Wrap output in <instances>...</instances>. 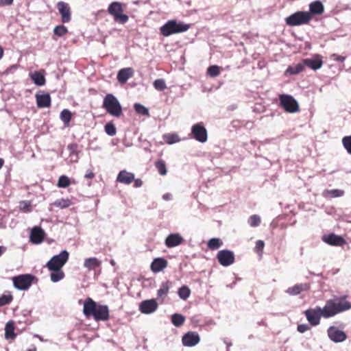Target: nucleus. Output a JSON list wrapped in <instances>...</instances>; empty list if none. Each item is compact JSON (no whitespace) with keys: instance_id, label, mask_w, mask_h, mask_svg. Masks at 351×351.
Wrapping results in <instances>:
<instances>
[{"instance_id":"obj_1","label":"nucleus","mask_w":351,"mask_h":351,"mask_svg":"<svg viewBox=\"0 0 351 351\" xmlns=\"http://www.w3.org/2000/svg\"><path fill=\"white\" fill-rule=\"evenodd\" d=\"M346 295L335 297L326 301L323 308L317 306L304 311L306 319L311 326L319 324L321 317L329 318L341 312L350 310L351 303L346 300Z\"/></svg>"},{"instance_id":"obj_2","label":"nucleus","mask_w":351,"mask_h":351,"mask_svg":"<svg viewBox=\"0 0 351 351\" xmlns=\"http://www.w3.org/2000/svg\"><path fill=\"white\" fill-rule=\"evenodd\" d=\"M83 313L86 318L93 317L96 322H106L110 317L108 306L98 304L90 298L84 302Z\"/></svg>"},{"instance_id":"obj_3","label":"nucleus","mask_w":351,"mask_h":351,"mask_svg":"<svg viewBox=\"0 0 351 351\" xmlns=\"http://www.w3.org/2000/svg\"><path fill=\"white\" fill-rule=\"evenodd\" d=\"M102 107L114 117H120L123 114L119 101L112 94L109 93L104 97Z\"/></svg>"},{"instance_id":"obj_4","label":"nucleus","mask_w":351,"mask_h":351,"mask_svg":"<svg viewBox=\"0 0 351 351\" xmlns=\"http://www.w3.org/2000/svg\"><path fill=\"white\" fill-rule=\"evenodd\" d=\"M190 25L184 23H178L176 20H169L160 28V34L164 36L179 34L187 31Z\"/></svg>"},{"instance_id":"obj_5","label":"nucleus","mask_w":351,"mask_h":351,"mask_svg":"<svg viewBox=\"0 0 351 351\" xmlns=\"http://www.w3.org/2000/svg\"><path fill=\"white\" fill-rule=\"evenodd\" d=\"M108 12L113 17L114 21L119 24H125L129 20L128 16L123 14V4L121 2H112L108 8Z\"/></svg>"},{"instance_id":"obj_6","label":"nucleus","mask_w":351,"mask_h":351,"mask_svg":"<svg viewBox=\"0 0 351 351\" xmlns=\"http://www.w3.org/2000/svg\"><path fill=\"white\" fill-rule=\"evenodd\" d=\"M313 16L308 12L298 11L285 19L289 26H298L308 24Z\"/></svg>"},{"instance_id":"obj_7","label":"nucleus","mask_w":351,"mask_h":351,"mask_svg":"<svg viewBox=\"0 0 351 351\" xmlns=\"http://www.w3.org/2000/svg\"><path fill=\"white\" fill-rule=\"evenodd\" d=\"M280 106L289 113L297 112L300 110L298 101L289 95L282 94L279 96Z\"/></svg>"},{"instance_id":"obj_8","label":"nucleus","mask_w":351,"mask_h":351,"mask_svg":"<svg viewBox=\"0 0 351 351\" xmlns=\"http://www.w3.org/2000/svg\"><path fill=\"white\" fill-rule=\"evenodd\" d=\"M69 254L66 250L53 256L47 263L49 270H60L69 259Z\"/></svg>"},{"instance_id":"obj_9","label":"nucleus","mask_w":351,"mask_h":351,"mask_svg":"<svg viewBox=\"0 0 351 351\" xmlns=\"http://www.w3.org/2000/svg\"><path fill=\"white\" fill-rule=\"evenodd\" d=\"M35 277L32 274H21L12 278L15 288L19 290H26L32 284Z\"/></svg>"},{"instance_id":"obj_10","label":"nucleus","mask_w":351,"mask_h":351,"mask_svg":"<svg viewBox=\"0 0 351 351\" xmlns=\"http://www.w3.org/2000/svg\"><path fill=\"white\" fill-rule=\"evenodd\" d=\"M193 137L200 143H205L208 139V133L202 123H196L191 128Z\"/></svg>"},{"instance_id":"obj_11","label":"nucleus","mask_w":351,"mask_h":351,"mask_svg":"<svg viewBox=\"0 0 351 351\" xmlns=\"http://www.w3.org/2000/svg\"><path fill=\"white\" fill-rule=\"evenodd\" d=\"M217 258L220 265L228 267L234 263L235 258L234 253L228 250H222L218 252Z\"/></svg>"},{"instance_id":"obj_12","label":"nucleus","mask_w":351,"mask_h":351,"mask_svg":"<svg viewBox=\"0 0 351 351\" xmlns=\"http://www.w3.org/2000/svg\"><path fill=\"white\" fill-rule=\"evenodd\" d=\"M322 241L326 243L333 246H343L346 244V241L343 237L334 233L324 234L322 237Z\"/></svg>"},{"instance_id":"obj_13","label":"nucleus","mask_w":351,"mask_h":351,"mask_svg":"<svg viewBox=\"0 0 351 351\" xmlns=\"http://www.w3.org/2000/svg\"><path fill=\"white\" fill-rule=\"evenodd\" d=\"M200 341L199 335L197 332L189 331L184 334L182 338V344L184 346L193 347Z\"/></svg>"},{"instance_id":"obj_14","label":"nucleus","mask_w":351,"mask_h":351,"mask_svg":"<svg viewBox=\"0 0 351 351\" xmlns=\"http://www.w3.org/2000/svg\"><path fill=\"white\" fill-rule=\"evenodd\" d=\"M158 303L154 299L147 300L141 302L139 305V310L142 313L150 314L158 308Z\"/></svg>"},{"instance_id":"obj_15","label":"nucleus","mask_w":351,"mask_h":351,"mask_svg":"<svg viewBox=\"0 0 351 351\" xmlns=\"http://www.w3.org/2000/svg\"><path fill=\"white\" fill-rule=\"evenodd\" d=\"M327 332L329 338L336 343L342 342L347 338V335L343 331L337 329L335 326H330Z\"/></svg>"},{"instance_id":"obj_16","label":"nucleus","mask_w":351,"mask_h":351,"mask_svg":"<svg viewBox=\"0 0 351 351\" xmlns=\"http://www.w3.org/2000/svg\"><path fill=\"white\" fill-rule=\"evenodd\" d=\"M57 8L61 15L62 21L63 23H69L71 19V8L67 3L59 1L57 3Z\"/></svg>"},{"instance_id":"obj_17","label":"nucleus","mask_w":351,"mask_h":351,"mask_svg":"<svg viewBox=\"0 0 351 351\" xmlns=\"http://www.w3.org/2000/svg\"><path fill=\"white\" fill-rule=\"evenodd\" d=\"M36 105L39 108H49L51 104V99L49 93H37L35 95Z\"/></svg>"},{"instance_id":"obj_18","label":"nucleus","mask_w":351,"mask_h":351,"mask_svg":"<svg viewBox=\"0 0 351 351\" xmlns=\"http://www.w3.org/2000/svg\"><path fill=\"white\" fill-rule=\"evenodd\" d=\"M45 234V232L40 227L35 226L31 231L30 241L35 244H39L43 241Z\"/></svg>"},{"instance_id":"obj_19","label":"nucleus","mask_w":351,"mask_h":351,"mask_svg":"<svg viewBox=\"0 0 351 351\" xmlns=\"http://www.w3.org/2000/svg\"><path fill=\"white\" fill-rule=\"evenodd\" d=\"M303 63L304 66H307L315 71L322 67L323 61L320 56L316 55L313 58L304 59Z\"/></svg>"},{"instance_id":"obj_20","label":"nucleus","mask_w":351,"mask_h":351,"mask_svg":"<svg viewBox=\"0 0 351 351\" xmlns=\"http://www.w3.org/2000/svg\"><path fill=\"white\" fill-rule=\"evenodd\" d=\"M168 265V262L163 258H154L151 263L150 268L154 273H158L165 269Z\"/></svg>"},{"instance_id":"obj_21","label":"nucleus","mask_w":351,"mask_h":351,"mask_svg":"<svg viewBox=\"0 0 351 351\" xmlns=\"http://www.w3.org/2000/svg\"><path fill=\"white\" fill-rule=\"evenodd\" d=\"M134 75V70L132 68L128 67L119 70L117 74V80L121 84H124L127 82L128 79L132 77Z\"/></svg>"},{"instance_id":"obj_22","label":"nucleus","mask_w":351,"mask_h":351,"mask_svg":"<svg viewBox=\"0 0 351 351\" xmlns=\"http://www.w3.org/2000/svg\"><path fill=\"white\" fill-rule=\"evenodd\" d=\"M133 180H134V174L126 170L121 171L117 177V182L125 184H130Z\"/></svg>"},{"instance_id":"obj_23","label":"nucleus","mask_w":351,"mask_h":351,"mask_svg":"<svg viewBox=\"0 0 351 351\" xmlns=\"http://www.w3.org/2000/svg\"><path fill=\"white\" fill-rule=\"evenodd\" d=\"M183 238L179 234H171L165 239V245L168 247H174L180 245Z\"/></svg>"},{"instance_id":"obj_24","label":"nucleus","mask_w":351,"mask_h":351,"mask_svg":"<svg viewBox=\"0 0 351 351\" xmlns=\"http://www.w3.org/2000/svg\"><path fill=\"white\" fill-rule=\"evenodd\" d=\"M101 262L95 257L88 258L84 260V267L89 271L101 266Z\"/></svg>"},{"instance_id":"obj_25","label":"nucleus","mask_w":351,"mask_h":351,"mask_svg":"<svg viewBox=\"0 0 351 351\" xmlns=\"http://www.w3.org/2000/svg\"><path fill=\"white\" fill-rule=\"evenodd\" d=\"M309 10L311 14H322L324 12V5L319 1L312 2L309 5Z\"/></svg>"},{"instance_id":"obj_26","label":"nucleus","mask_w":351,"mask_h":351,"mask_svg":"<svg viewBox=\"0 0 351 351\" xmlns=\"http://www.w3.org/2000/svg\"><path fill=\"white\" fill-rule=\"evenodd\" d=\"M30 78L37 86H43L45 84L46 80L44 75L40 71H34L29 74Z\"/></svg>"},{"instance_id":"obj_27","label":"nucleus","mask_w":351,"mask_h":351,"mask_svg":"<svg viewBox=\"0 0 351 351\" xmlns=\"http://www.w3.org/2000/svg\"><path fill=\"white\" fill-rule=\"evenodd\" d=\"M304 70V63H299L295 65L289 66L285 72V75H297Z\"/></svg>"},{"instance_id":"obj_28","label":"nucleus","mask_w":351,"mask_h":351,"mask_svg":"<svg viewBox=\"0 0 351 351\" xmlns=\"http://www.w3.org/2000/svg\"><path fill=\"white\" fill-rule=\"evenodd\" d=\"M308 289V287L306 284L295 285L293 287L288 288L287 292L293 295H298L302 291H306Z\"/></svg>"},{"instance_id":"obj_29","label":"nucleus","mask_w":351,"mask_h":351,"mask_svg":"<svg viewBox=\"0 0 351 351\" xmlns=\"http://www.w3.org/2000/svg\"><path fill=\"white\" fill-rule=\"evenodd\" d=\"M171 282L169 281L164 282L161 284L160 289L157 291V296L160 298L166 297L169 293Z\"/></svg>"},{"instance_id":"obj_30","label":"nucleus","mask_w":351,"mask_h":351,"mask_svg":"<svg viewBox=\"0 0 351 351\" xmlns=\"http://www.w3.org/2000/svg\"><path fill=\"white\" fill-rule=\"evenodd\" d=\"M5 337L7 339H13L16 337L14 333V326L12 322H8L5 325Z\"/></svg>"},{"instance_id":"obj_31","label":"nucleus","mask_w":351,"mask_h":351,"mask_svg":"<svg viewBox=\"0 0 351 351\" xmlns=\"http://www.w3.org/2000/svg\"><path fill=\"white\" fill-rule=\"evenodd\" d=\"M343 194L344 191L339 189L326 190L323 193L324 197L330 198L341 197Z\"/></svg>"},{"instance_id":"obj_32","label":"nucleus","mask_w":351,"mask_h":351,"mask_svg":"<svg viewBox=\"0 0 351 351\" xmlns=\"http://www.w3.org/2000/svg\"><path fill=\"white\" fill-rule=\"evenodd\" d=\"M163 139L166 143L171 145L180 141L179 136L176 133L165 134L163 135Z\"/></svg>"},{"instance_id":"obj_33","label":"nucleus","mask_w":351,"mask_h":351,"mask_svg":"<svg viewBox=\"0 0 351 351\" xmlns=\"http://www.w3.org/2000/svg\"><path fill=\"white\" fill-rule=\"evenodd\" d=\"M72 204V202L69 199H60L56 200L51 205L64 209L69 207Z\"/></svg>"},{"instance_id":"obj_34","label":"nucleus","mask_w":351,"mask_h":351,"mask_svg":"<svg viewBox=\"0 0 351 351\" xmlns=\"http://www.w3.org/2000/svg\"><path fill=\"white\" fill-rule=\"evenodd\" d=\"M223 243L220 239L213 238L210 239L207 243L208 248L210 250H215L219 249Z\"/></svg>"},{"instance_id":"obj_35","label":"nucleus","mask_w":351,"mask_h":351,"mask_svg":"<svg viewBox=\"0 0 351 351\" xmlns=\"http://www.w3.org/2000/svg\"><path fill=\"white\" fill-rule=\"evenodd\" d=\"M171 319L172 324L175 326L180 327L182 325H183V324L185 321V317L183 315H182L181 314L175 313L171 315Z\"/></svg>"},{"instance_id":"obj_36","label":"nucleus","mask_w":351,"mask_h":351,"mask_svg":"<svg viewBox=\"0 0 351 351\" xmlns=\"http://www.w3.org/2000/svg\"><path fill=\"white\" fill-rule=\"evenodd\" d=\"M71 117V112L67 109H64L60 113V119L65 126H69Z\"/></svg>"},{"instance_id":"obj_37","label":"nucleus","mask_w":351,"mask_h":351,"mask_svg":"<svg viewBox=\"0 0 351 351\" xmlns=\"http://www.w3.org/2000/svg\"><path fill=\"white\" fill-rule=\"evenodd\" d=\"M52 273L50 278L52 282H57L64 277V273L61 270H51Z\"/></svg>"},{"instance_id":"obj_38","label":"nucleus","mask_w":351,"mask_h":351,"mask_svg":"<svg viewBox=\"0 0 351 351\" xmlns=\"http://www.w3.org/2000/svg\"><path fill=\"white\" fill-rule=\"evenodd\" d=\"M155 167L157 169L158 173L161 176H165L167 174V167L165 162L162 160H158L155 162Z\"/></svg>"},{"instance_id":"obj_39","label":"nucleus","mask_w":351,"mask_h":351,"mask_svg":"<svg viewBox=\"0 0 351 351\" xmlns=\"http://www.w3.org/2000/svg\"><path fill=\"white\" fill-rule=\"evenodd\" d=\"M134 108L136 112L138 114L147 117L149 116V110L141 104H135L134 105Z\"/></svg>"},{"instance_id":"obj_40","label":"nucleus","mask_w":351,"mask_h":351,"mask_svg":"<svg viewBox=\"0 0 351 351\" xmlns=\"http://www.w3.org/2000/svg\"><path fill=\"white\" fill-rule=\"evenodd\" d=\"M178 293L181 299L186 300L190 296L191 290L187 286H182L178 289Z\"/></svg>"},{"instance_id":"obj_41","label":"nucleus","mask_w":351,"mask_h":351,"mask_svg":"<svg viewBox=\"0 0 351 351\" xmlns=\"http://www.w3.org/2000/svg\"><path fill=\"white\" fill-rule=\"evenodd\" d=\"M19 208L23 213H30L32 210V203L29 201H21Z\"/></svg>"},{"instance_id":"obj_42","label":"nucleus","mask_w":351,"mask_h":351,"mask_svg":"<svg viewBox=\"0 0 351 351\" xmlns=\"http://www.w3.org/2000/svg\"><path fill=\"white\" fill-rule=\"evenodd\" d=\"M67 32H68L67 28L63 25H58V26L55 27V28L53 29L54 35L57 36L58 37H62V36L66 35L67 34Z\"/></svg>"},{"instance_id":"obj_43","label":"nucleus","mask_w":351,"mask_h":351,"mask_svg":"<svg viewBox=\"0 0 351 351\" xmlns=\"http://www.w3.org/2000/svg\"><path fill=\"white\" fill-rule=\"evenodd\" d=\"M71 184L69 178L66 176H61L58 181V186L60 188H66Z\"/></svg>"},{"instance_id":"obj_44","label":"nucleus","mask_w":351,"mask_h":351,"mask_svg":"<svg viewBox=\"0 0 351 351\" xmlns=\"http://www.w3.org/2000/svg\"><path fill=\"white\" fill-rule=\"evenodd\" d=\"M207 73L210 77H217L220 74V67L217 65L210 66L207 69Z\"/></svg>"},{"instance_id":"obj_45","label":"nucleus","mask_w":351,"mask_h":351,"mask_svg":"<svg viewBox=\"0 0 351 351\" xmlns=\"http://www.w3.org/2000/svg\"><path fill=\"white\" fill-rule=\"evenodd\" d=\"M261 217L257 215H251L248 219V223L252 227H257L261 224Z\"/></svg>"},{"instance_id":"obj_46","label":"nucleus","mask_w":351,"mask_h":351,"mask_svg":"<svg viewBox=\"0 0 351 351\" xmlns=\"http://www.w3.org/2000/svg\"><path fill=\"white\" fill-rule=\"evenodd\" d=\"M104 129L106 134H108L109 136H113L117 133L116 128L112 122L106 123L104 127Z\"/></svg>"},{"instance_id":"obj_47","label":"nucleus","mask_w":351,"mask_h":351,"mask_svg":"<svg viewBox=\"0 0 351 351\" xmlns=\"http://www.w3.org/2000/svg\"><path fill=\"white\" fill-rule=\"evenodd\" d=\"M342 144L347 152L351 155V135L342 138Z\"/></svg>"},{"instance_id":"obj_48","label":"nucleus","mask_w":351,"mask_h":351,"mask_svg":"<svg viewBox=\"0 0 351 351\" xmlns=\"http://www.w3.org/2000/svg\"><path fill=\"white\" fill-rule=\"evenodd\" d=\"M154 87L160 91L164 90L166 88V84L163 79L156 80L153 83Z\"/></svg>"},{"instance_id":"obj_49","label":"nucleus","mask_w":351,"mask_h":351,"mask_svg":"<svg viewBox=\"0 0 351 351\" xmlns=\"http://www.w3.org/2000/svg\"><path fill=\"white\" fill-rule=\"evenodd\" d=\"M264 247H265V242L262 240H258L256 242V245L254 248V250L256 254H258L260 256H261L263 254Z\"/></svg>"},{"instance_id":"obj_50","label":"nucleus","mask_w":351,"mask_h":351,"mask_svg":"<svg viewBox=\"0 0 351 351\" xmlns=\"http://www.w3.org/2000/svg\"><path fill=\"white\" fill-rule=\"evenodd\" d=\"M13 300V296L11 294H3L0 297V307L9 304Z\"/></svg>"},{"instance_id":"obj_51","label":"nucleus","mask_w":351,"mask_h":351,"mask_svg":"<svg viewBox=\"0 0 351 351\" xmlns=\"http://www.w3.org/2000/svg\"><path fill=\"white\" fill-rule=\"evenodd\" d=\"M297 330L298 332L303 333L310 330V327L308 324H299L297 327Z\"/></svg>"},{"instance_id":"obj_52","label":"nucleus","mask_w":351,"mask_h":351,"mask_svg":"<svg viewBox=\"0 0 351 351\" xmlns=\"http://www.w3.org/2000/svg\"><path fill=\"white\" fill-rule=\"evenodd\" d=\"M331 57L334 60H336V61L340 62H342L346 60L345 56H342L338 55L337 53H333L331 56Z\"/></svg>"},{"instance_id":"obj_53","label":"nucleus","mask_w":351,"mask_h":351,"mask_svg":"<svg viewBox=\"0 0 351 351\" xmlns=\"http://www.w3.org/2000/svg\"><path fill=\"white\" fill-rule=\"evenodd\" d=\"M133 182H134V186L136 188L141 187L143 183V181L139 178H137V179L134 178V180H133Z\"/></svg>"},{"instance_id":"obj_54","label":"nucleus","mask_w":351,"mask_h":351,"mask_svg":"<svg viewBox=\"0 0 351 351\" xmlns=\"http://www.w3.org/2000/svg\"><path fill=\"white\" fill-rule=\"evenodd\" d=\"M77 145L75 143L69 144L68 145V149L71 151V153H75L76 152Z\"/></svg>"},{"instance_id":"obj_55","label":"nucleus","mask_w":351,"mask_h":351,"mask_svg":"<svg viewBox=\"0 0 351 351\" xmlns=\"http://www.w3.org/2000/svg\"><path fill=\"white\" fill-rule=\"evenodd\" d=\"M13 1L14 0H0V3L3 5H10Z\"/></svg>"},{"instance_id":"obj_56","label":"nucleus","mask_w":351,"mask_h":351,"mask_svg":"<svg viewBox=\"0 0 351 351\" xmlns=\"http://www.w3.org/2000/svg\"><path fill=\"white\" fill-rule=\"evenodd\" d=\"M84 177L87 179H93L95 178V173L93 171H89L85 174Z\"/></svg>"},{"instance_id":"obj_57","label":"nucleus","mask_w":351,"mask_h":351,"mask_svg":"<svg viewBox=\"0 0 351 351\" xmlns=\"http://www.w3.org/2000/svg\"><path fill=\"white\" fill-rule=\"evenodd\" d=\"M162 197H163V199H165V200H169V199H170V198H171V195H170V194L167 193V194L163 195Z\"/></svg>"},{"instance_id":"obj_58","label":"nucleus","mask_w":351,"mask_h":351,"mask_svg":"<svg viewBox=\"0 0 351 351\" xmlns=\"http://www.w3.org/2000/svg\"><path fill=\"white\" fill-rule=\"evenodd\" d=\"M3 54H4V50H3V47H1V45H0V60L3 58Z\"/></svg>"},{"instance_id":"obj_59","label":"nucleus","mask_w":351,"mask_h":351,"mask_svg":"<svg viewBox=\"0 0 351 351\" xmlns=\"http://www.w3.org/2000/svg\"><path fill=\"white\" fill-rule=\"evenodd\" d=\"M27 351H37V348L35 346H32V347L27 349Z\"/></svg>"},{"instance_id":"obj_60","label":"nucleus","mask_w":351,"mask_h":351,"mask_svg":"<svg viewBox=\"0 0 351 351\" xmlns=\"http://www.w3.org/2000/svg\"><path fill=\"white\" fill-rule=\"evenodd\" d=\"M3 165H4V160L3 158H0V169L2 168Z\"/></svg>"},{"instance_id":"obj_61","label":"nucleus","mask_w":351,"mask_h":351,"mask_svg":"<svg viewBox=\"0 0 351 351\" xmlns=\"http://www.w3.org/2000/svg\"><path fill=\"white\" fill-rule=\"evenodd\" d=\"M3 252V247L0 246V256H1Z\"/></svg>"},{"instance_id":"obj_62","label":"nucleus","mask_w":351,"mask_h":351,"mask_svg":"<svg viewBox=\"0 0 351 351\" xmlns=\"http://www.w3.org/2000/svg\"><path fill=\"white\" fill-rule=\"evenodd\" d=\"M111 264H112V265H114V261H113V260H112V261H111Z\"/></svg>"}]
</instances>
